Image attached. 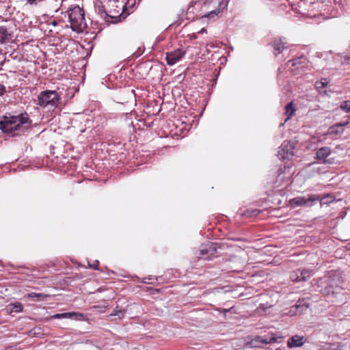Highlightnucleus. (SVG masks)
Here are the masks:
<instances>
[{"label":"nucleus","instance_id":"obj_6","mask_svg":"<svg viewBox=\"0 0 350 350\" xmlns=\"http://www.w3.org/2000/svg\"><path fill=\"white\" fill-rule=\"evenodd\" d=\"M331 156V149L327 146H324L317 150L315 158L319 160L321 163L333 164L334 163V158Z\"/></svg>","mask_w":350,"mask_h":350},{"label":"nucleus","instance_id":"obj_25","mask_svg":"<svg viewBox=\"0 0 350 350\" xmlns=\"http://www.w3.org/2000/svg\"><path fill=\"white\" fill-rule=\"evenodd\" d=\"M112 316H118L120 319L123 317L124 315V312L122 310H118L117 308L113 310L111 313Z\"/></svg>","mask_w":350,"mask_h":350},{"label":"nucleus","instance_id":"obj_34","mask_svg":"<svg viewBox=\"0 0 350 350\" xmlns=\"http://www.w3.org/2000/svg\"><path fill=\"white\" fill-rule=\"evenodd\" d=\"M230 310H226V309H224V312H228Z\"/></svg>","mask_w":350,"mask_h":350},{"label":"nucleus","instance_id":"obj_9","mask_svg":"<svg viewBox=\"0 0 350 350\" xmlns=\"http://www.w3.org/2000/svg\"><path fill=\"white\" fill-rule=\"evenodd\" d=\"M217 252L215 245L210 241L202 244L199 250V258L209 260Z\"/></svg>","mask_w":350,"mask_h":350},{"label":"nucleus","instance_id":"obj_18","mask_svg":"<svg viewBox=\"0 0 350 350\" xmlns=\"http://www.w3.org/2000/svg\"><path fill=\"white\" fill-rule=\"evenodd\" d=\"M301 269H298L291 273V279L294 282H302L301 279Z\"/></svg>","mask_w":350,"mask_h":350},{"label":"nucleus","instance_id":"obj_19","mask_svg":"<svg viewBox=\"0 0 350 350\" xmlns=\"http://www.w3.org/2000/svg\"><path fill=\"white\" fill-rule=\"evenodd\" d=\"M76 314L75 312H65V313H59V314H55L53 315L51 317L53 319H64V318H70L72 315H75Z\"/></svg>","mask_w":350,"mask_h":350},{"label":"nucleus","instance_id":"obj_27","mask_svg":"<svg viewBox=\"0 0 350 350\" xmlns=\"http://www.w3.org/2000/svg\"><path fill=\"white\" fill-rule=\"evenodd\" d=\"M327 82L325 79H322L321 81L317 82L316 85L317 88H324L327 85Z\"/></svg>","mask_w":350,"mask_h":350},{"label":"nucleus","instance_id":"obj_26","mask_svg":"<svg viewBox=\"0 0 350 350\" xmlns=\"http://www.w3.org/2000/svg\"><path fill=\"white\" fill-rule=\"evenodd\" d=\"M327 350H343L342 347L338 344L329 345L325 348Z\"/></svg>","mask_w":350,"mask_h":350},{"label":"nucleus","instance_id":"obj_28","mask_svg":"<svg viewBox=\"0 0 350 350\" xmlns=\"http://www.w3.org/2000/svg\"><path fill=\"white\" fill-rule=\"evenodd\" d=\"M342 63L344 64H350V55H345L342 56Z\"/></svg>","mask_w":350,"mask_h":350},{"label":"nucleus","instance_id":"obj_33","mask_svg":"<svg viewBox=\"0 0 350 350\" xmlns=\"http://www.w3.org/2000/svg\"><path fill=\"white\" fill-rule=\"evenodd\" d=\"M53 26L57 25V22L56 21H53L51 23Z\"/></svg>","mask_w":350,"mask_h":350},{"label":"nucleus","instance_id":"obj_30","mask_svg":"<svg viewBox=\"0 0 350 350\" xmlns=\"http://www.w3.org/2000/svg\"><path fill=\"white\" fill-rule=\"evenodd\" d=\"M5 92V88L4 85L0 83V96H2Z\"/></svg>","mask_w":350,"mask_h":350},{"label":"nucleus","instance_id":"obj_3","mask_svg":"<svg viewBox=\"0 0 350 350\" xmlns=\"http://www.w3.org/2000/svg\"><path fill=\"white\" fill-rule=\"evenodd\" d=\"M68 13L72 29L77 32L82 31L85 26L83 10L77 5L70 8Z\"/></svg>","mask_w":350,"mask_h":350},{"label":"nucleus","instance_id":"obj_13","mask_svg":"<svg viewBox=\"0 0 350 350\" xmlns=\"http://www.w3.org/2000/svg\"><path fill=\"white\" fill-rule=\"evenodd\" d=\"M306 342V338L304 336H300L298 335H295L291 337L287 342L288 346L291 348L293 347H299L304 345Z\"/></svg>","mask_w":350,"mask_h":350},{"label":"nucleus","instance_id":"obj_1","mask_svg":"<svg viewBox=\"0 0 350 350\" xmlns=\"http://www.w3.org/2000/svg\"><path fill=\"white\" fill-rule=\"evenodd\" d=\"M342 284L341 278L335 271H330L321 282V292L332 302H342L345 299Z\"/></svg>","mask_w":350,"mask_h":350},{"label":"nucleus","instance_id":"obj_16","mask_svg":"<svg viewBox=\"0 0 350 350\" xmlns=\"http://www.w3.org/2000/svg\"><path fill=\"white\" fill-rule=\"evenodd\" d=\"M11 38V34L4 26H0V43L8 42Z\"/></svg>","mask_w":350,"mask_h":350},{"label":"nucleus","instance_id":"obj_31","mask_svg":"<svg viewBox=\"0 0 350 350\" xmlns=\"http://www.w3.org/2000/svg\"><path fill=\"white\" fill-rule=\"evenodd\" d=\"M297 309H298V306H293V307H291L290 312L295 314L296 313L295 310H297Z\"/></svg>","mask_w":350,"mask_h":350},{"label":"nucleus","instance_id":"obj_29","mask_svg":"<svg viewBox=\"0 0 350 350\" xmlns=\"http://www.w3.org/2000/svg\"><path fill=\"white\" fill-rule=\"evenodd\" d=\"M99 264V262L98 260H96L92 265L89 264V267L93 268L94 269H98V265Z\"/></svg>","mask_w":350,"mask_h":350},{"label":"nucleus","instance_id":"obj_36","mask_svg":"<svg viewBox=\"0 0 350 350\" xmlns=\"http://www.w3.org/2000/svg\"><path fill=\"white\" fill-rule=\"evenodd\" d=\"M275 350H281V349H276Z\"/></svg>","mask_w":350,"mask_h":350},{"label":"nucleus","instance_id":"obj_10","mask_svg":"<svg viewBox=\"0 0 350 350\" xmlns=\"http://www.w3.org/2000/svg\"><path fill=\"white\" fill-rule=\"evenodd\" d=\"M278 153V157L281 160L289 159L293 156V147L288 141H284Z\"/></svg>","mask_w":350,"mask_h":350},{"label":"nucleus","instance_id":"obj_17","mask_svg":"<svg viewBox=\"0 0 350 350\" xmlns=\"http://www.w3.org/2000/svg\"><path fill=\"white\" fill-rule=\"evenodd\" d=\"M295 111V108L293 107V103H288L285 107V113L286 115V118L285 120V122L288 120L294 114Z\"/></svg>","mask_w":350,"mask_h":350},{"label":"nucleus","instance_id":"obj_8","mask_svg":"<svg viewBox=\"0 0 350 350\" xmlns=\"http://www.w3.org/2000/svg\"><path fill=\"white\" fill-rule=\"evenodd\" d=\"M204 5L205 6H207L208 8H214L215 9L210 11L207 14L202 17L214 18L219 13L221 12L222 9L221 6L223 5V1L222 0H205Z\"/></svg>","mask_w":350,"mask_h":350},{"label":"nucleus","instance_id":"obj_7","mask_svg":"<svg viewBox=\"0 0 350 350\" xmlns=\"http://www.w3.org/2000/svg\"><path fill=\"white\" fill-rule=\"evenodd\" d=\"M277 337L274 334L268 336H256L250 341L247 342V345L251 348H256L262 347V345L270 344L276 342Z\"/></svg>","mask_w":350,"mask_h":350},{"label":"nucleus","instance_id":"obj_5","mask_svg":"<svg viewBox=\"0 0 350 350\" xmlns=\"http://www.w3.org/2000/svg\"><path fill=\"white\" fill-rule=\"evenodd\" d=\"M321 198L317 195H309L308 198L305 196H299L294 198L290 200L291 206L296 207L299 206H304L306 207H310L314 203L319 201Z\"/></svg>","mask_w":350,"mask_h":350},{"label":"nucleus","instance_id":"obj_24","mask_svg":"<svg viewBox=\"0 0 350 350\" xmlns=\"http://www.w3.org/2000/svg\"><path fill=\"white\" fill-rule=\"evenodd\" d=\"M340 107L342 110L345 111L346 112H349L350 111V100H345V101L342 102Z\"/></svg>","mask_w":350,"mask_h":350},{"label":"nucleus","instance_id":"obj_20","mask_svg":"<svg viewBox=\"0 0 350 350\" xmlns=\"http://www.w3.org/2000/svg\"><path fill=\"white\" fill-rule=\"evenodd\" d=\"M301 279L303 282L306 281L312 275V271L307 269H301Z\"/></svg>","mask_w":350,"mask_h":350},{"label":"nucleus","instance_id":"obj_2","mask_svg":"<svg viewBox=\"0 0 350 350\" xmlns=\"http://www.w3.org/2000/svg\"><path fill=\"white\" fill-rule=\"evenodd\" d=\"M29 120L28 115L26 113L11 117L5 116L3 120L0 121V129L2 132L14 136L15 131H23V124L28 123Z\"/></svg>","mask_w":350,"mask_h":350},{"label":"nucleus","instance_id":"obj_32","mask_svg":"<svg viewBox=\"0 0 350 350\" xmlns=\"http://www.w3.org/2000/svg\"><path fill=\"white\" fill-rule=\"evenodd\" d=\"M198 33H206V29L205 28H202Z\"/></svg>","mask_w":350,"mask_h":350},{"label":"nucleus","instance_id":"obj_23","mask_svg":"<svg viewBox=\"0 0 350 350\" xmlns=\"http://www.w3.org/2000/svg\"><path fill=\"white\" fill-rule=\"evenodd\" d=\"M260 211L258 209H252V210H247L245 213V215L247 217H254L257 216L260 213Z\"/></svg>","mask_w":350,"mask_h":350},{"label":"nucleus","instance_id":"obj_12","mask_svg":"<svg viewBox=\"0 0 350 350\" xmlns=\"http://www.w3.org/2000/svg\"><path fill=\"white\" fill-rule=\"evenodd\" d=\"M272 46L274 49L275 55H277L280 53L284 49L288 47V43L283 40L282 38H276L271 43Z\"/></svg>","mask_w":350,"mask_h":350},{"label":"nucleus","instance_id":"obj_22","mask_svg":"<svg viewBox=\"0 0 350 350\" xmlns=\"http://www.w3.org/2000/svg\"><path fill=\"white\" fill-rule=\"evenodd\" d=\"M305 60H306V58L304 57H297V58L294 59L291 61L292 62L291 66H298V65H299V64H301L302 63H304Z\"/></svg>","mask_w":350,"mask_h":350},{"label":"nucleus","instance_id":"obj_11","mask_svg":"<svg viewBox=\"0 0 350 350\" xmlns=\"http://www.w3.org/2000/svg\"><path fill=\"white\" fill-rule=\"evenodd\" d=\"M185 51L182 49H177L166 53V61L168 65L172 66L181 59L185 55Z\"/></svg>","mask_w":350,"mask_h":350},{"label":"nucleus","instance_id":"obj_14","mask_svg":"<svg viewBox=\"0 0 350 350\" xmlns=\"http://www.w3.org/2000/svg\"><path fill=\"white\" fill-rule=\"evenodd\" d=\"M347 123H338L330 126L327 132V135L334 137L339 134H341L343 132L342 127L346 125Z\"/></svg>","mask_w":350,"mask_h":350},{"label":"nucleus","instance_id":"obj_4","mask_svg":"<svg viewBox=\"0 0 350 350\" xmlns=\"http://www.w3.org/2000/svg\"><path fill=\"white\" fill-rule=\"evenodd\" d=\"M59 99L56 91L45 90L39 94L37 104L42 107L55 108L59 105Z\"/></svg>","mask_w":350,"mask_h":350},{"label":"nucleus","instance_id":"obj_21","mask_svg":"<svg viewBox=\"0 0 350 350\" xmlns=\"http://www.w3.org/2000/svg\"><path fill=\"white\" fill-rule=\"evenodd\" d=\"M26 297H27L29 298H32V299L38 298L40 299H43L44 297H46V295L44 294H42V293H37L32 292V293H28L26 295Z\"/></svg>","mask_w":350,"mask_h":350},{"label":"nucleus","instance_id":"obj_15","mask_svg":"<svg viewBox=\"0 0 350 350\" xmlns=\"http://www.w3.org/2000/svg\"><path fill=\"white\" fill-rule=\"evenodd\" d=\"M5 310L8 314L19 313L23 311V306L21 303L16 301L8 304Z\"/></svg>","mask_w":350,"mask_h":350},{"label":"nucleus","instance_id":"obj_35","mask_svg":"<svg viewBox=\"0 0 350 350\" xmlns=\"http://www.w3.org/2000/svg\"><path fill=\"white\" fill-rule=\"evenodd\" d=\"M320 350H327V349L325 348H323V349H321Z\"/></svg>","mask_w":350,"mask_h":350}]
</instances>
